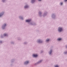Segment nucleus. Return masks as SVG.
I'll use <instances>...</instances> for the list:
<instances>
[{
  "label": "nucleus",
  "mask_w": 67,
  "mask_h": 67,
  "mask_svg": "<svg viewBox=\"0 0 67 67\" xmlns=\"http://www.w3.org/2000/svg\"><path fill=\"white\" fill-rule=\"evenodd\" d=\"M58 31L59 32H61V31H63V29L61 27L59 28Z\"/></svg>",
  "instance_id": "nucleus-1"
},
{
  "label": "nucleus",
  "mask_w": 67,
  "mask_h": 67,
  "mask_svg": "<svg viewBox=\"0 0 67 67\" xmlns=\"http://www.w3.org/2000/svg\"><path fill=\"white\" fill-rule=\"evenodd\" d=\"M31 21V19H29L26 20V22H30Z\"/></svg>",
  "instance_id": "nucleus-2"
},
{
  "label": "nucleus",
  "mask_w": 67,
  "mask_h": 67,
  "mask_svg": "<svg viewBox=\"0 0 67 67\" xmlns=\"http://www.w3.org/2000/svg\"><path fill=\"white\" fill-rule=\"evenodd\" d=\"M33 56L35 57H37V54H33Z\"/></svg>",
  "instance_id": "nucleus-3"
},
{
  "label": "nucleus",
  "mask_w": 67,
  "mask_h": 67,
  "mask_svg": "<svg viewBox=\"0 0 67 67\" xmlns=\"http://www.w3.org/2000/svg\"><path fill=\"white\" fill-rule=\"evenodd\" d=\"M29 63V61H26L25 63V64H27Z\"/></svg>",
  "instance_id": "nucleus-4"
},
{
  "label": "nucleus",
  "mask_w": 67,
  "mask_h": 67,
  "mask_svg": "<svg viewBox=\"0 0 67 67\" xmlns=\"http://www.w3.org/2000/svg\"><path fill=\"white\" fill-rule=\"evenodd\" d=\"M61 40H62V39H61V38H59L58 39V41H60Z\"/></svg>",
  "instance_id": "nucleus-5"
},
{
  "label": "nucleus",
  "mask_w": 67,
  "mask_h": 67,
  "mask_svg": "<svg viewBox=\"0 0 67 67\" xmlns=\"http://www.w3.org/2000/svg\"><path fill=\"white\" fill-rule=\"evenodd\" d=\"M28 7V6H26L25 7V8H27Z\"/></svg>",
  "instance_id": "nucleus-6"
},
{
  "label": "nucleus",
  "mask_w": 67,
  "mask_h": 67,
  "mask_svg": "<svg viewBox=\"0 0 67 67\" xmlns=\"http://www.w3.org/2000/svg\"><path fill=\"white\" fill-rule=\"evenodd\" d=\"M35 1V0H32V3H33Z\"/></svg>",
  "instance_id": "nucleus-7"
},
{
  "label": "nucleus",
  "mask_w": 67,
  "mask_h": 67,
  "mask_svg": "<svg viewBox=\"0 0 67 67\" xmlns=\"http://www.w3.org/2000/svg\"><path fill=\"white\" fill-rule=\"evenodd\" d=\"M49 41V40L48 39L47 40H46V42H48V41Z\"/></svg>",
  "instance_id": "nucleus-8"
},
{
  "label": "nucleus",
  "mask_w": 67,
  "mask_h": 67,
  "mask_svg": "<svg viewBox=\"0 0 67 67\" xmlns=\"http://www.w3.org/2000/svg\"><path fill=\"white\" fill-rule=\"evenodd\" d=\"M3 15V14H0V16H2V15Z\"/></svg>",
  "instance_id": "nucleus-9"
},
{
  "label": "nucleus",
  "mask_w": 67,
  "mask_h": 67,
  "mask_svg": "<svg viewBox=\"0 0 67 67\" xmlns=\"http://www.w3.org/2000/svg\"><path fill=\"white\" fill-rule=\"evenodd\" d=\"M51 53H52V51H51L50 52V53H49V54H51Z\"/></svg>",
  "instance_id": "nucleus-10"
},
{
  "label": "nucleus",
  "mask_w": 67,
  "mask_h": 67,
  "mask_svg": "<svg viewBox=\"0 0 67 67\" xmlns=\"http://www.w3.org/2000/svg\"><path fill=\"white\" fill-rule=\"evenodd\" d=\"M7 34H4V36H7Z\"/></svg>",
  "instance_id": "nucleus-11"
},
{
  "label": "nucleus",
  "mask_w": 67,
  "mask_h": 67,
  "mask_svg": "<svg viewBox=\"0 0 67 67\" xmlns=\"http://www.w3.org/2000/svg\"><path fill=\"white\" fill-rule=\"evenodd\" d=\"M55 67H58V66L57 65H56L55 66Z\"/></svg>",
  "instance_id": "nucleus-12"
},
{
  "label": "nucleus",
  "mask_w": 67,
  "mask_h": 67,
  "mask_svg": "<svg viewBox=\"0 0 67 67\" xmlns=\"http://www.w3.org/2000/svg\"><path fill=\"white\" fill-rule=\"evenodd\" d=\"M60 4H61V5H62V4H63V3H61Z\"/></svg>",
  "instance_id": "nucleus-13"
},
{
  "label": "nucleus",
  "mask_w": 67,
  "mask_h": 67,
  "mask_svg": "<svg viewBox=\"0 0 67 67\" xmlns=\"http://www.w3.org/2000/svg\"><path fill=\"white\" fill-rule=\"evenodd\" d=\"M6 25V24H5L4 25V26H5Z\"/></svg>",
  "instance_id": "nucleus-14"
},
{
  "label": "nucleus",
  "mask_w": 67,
  "mask_h": 67,
  "mask_svg": "<svg viewBox=\"0 0 67 67\" xmlns=\"http://www.w3.org/2000/svg\"><path fill=\"white\" fill-rule=\"evenodd\" d=\"M38 42H39V43H40V42H41V41H38Z\"/></svg>",
  "instance_id": "nucleus-15"
},
{
  "label": "nucleus",
  "mask_w": 67,
  "mask_h": 67,
  "mask_svg": "<svg viewBox=\"0 0 67 67\" xmlns=\"http://www.w3.org/2000/svg\"><path fill=\"white\" fill-rule=\"evenodd\" d=\"M65 1H67V0H64Z\"/></svg>",
  "instance_id": "nucleus-16"
},
{
  "label": "nucleus",
  "mask_w": 67,
  "mask_h": 67,
  "mask_svg": "<svg viewBox=\"0 0 67 67\" xmlns=\"http://www.w3.org/2000/svg\"><path fill=\"white\" fill-rule=\"evenodd\" d=\"M39 14H41V12H40V13H39Z\"/></svg>",
  "instance_id": "nucleus-17"
},
{
  "label": "nucleus",
  "mask_w": 67,
  "mask_h": 67,
  "mask_svg": "<svg viewBox=\"0 0 67 67\" xmlns=\"http://www.w3.org/2000/svg\"><path fill=\"white\" fill-rule=\"evenodd\" d=\"M41 0H38V1H41Z\"/></svg>",
  "instance_id": "nucleus-18"
},
{
  "label": "nucleus",
  "mask_w": 67,
  "mask_h": 67,
  "mask_svg": "<svg viewBox=\"0 0 67 67\" xmlns=\"http://www.w3.org/2000/svg\"><path fill=\"white\" fill-rule=\"evenodd\" d=\"M66 47H67V46Z\"/></svg>",
  "instance_id": "nucleus-19"
}]
</instances>
